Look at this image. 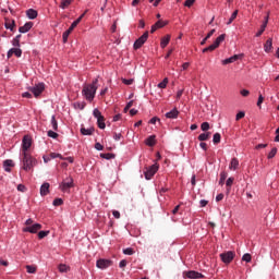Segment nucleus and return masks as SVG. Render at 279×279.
<instances>
[{
	"label": "nucleus",
	"mask_w": 279,
	"mask_h": 279,
	"mask_svg": "<svg viewBox=\"0 0 279 279\" xmlns=\"http://www.w3.org/2000/svg\"><path fill=\"white\" fill-rule=\"evenodd\" d=\"M12 45H13V47H21V41L20 40H17V39H13L12 40Z\"/></svg>",
	"instance_id": "nucleus-61"
},
{
	"label": "nucleus",
	"mask_w": 279,
	"mask_h": 279,
	"mask_svg": "<svg viewBox=\"0 0 279 279\" xmlns=\"http://www.w3.org/2000/svg\"><path fill=\"white\" fill-rule=\"evenodd\" d=\"M272 48H274V39L268 38L264 45V51H266V53H269V51H271Z\"/></svg>",
	"instance_id": "nucleus-20"
},
{
	"label": "nucleus",
	"mask_w": 279,
	"mask_h": 279,
	"mask_svg": "<svg viewBox=\"0 0 279 279\" xmlns=\"http://www.w3.org/2000/svg\"><path fill=\"white\" fill-rule=\"evenodd\" d=\"M95 149H97V151H104V145H101V143L97 142L95 144Z\"/></svg>",
	"instance_id": "nucleus-53"
},
{
	"label": "nucleus",
	"mask_w": 279,
	"mask_h": 279,
	"mask_svg": "<svg viewBox=\"0 0 279 279\" xmlns=\"http://www.w3.org/2000/svg\"><path fill=\"white\" fill-rule=\"evenodd\" d=\"M242 260H244V263H252V255L250 253H245L242 256Z\"/></svg>",
	"instance_id": "nucleus-41"
},
{
	"label": "nucleus",
	"mask_w": 279,
	"mask_h": 279,
	"mask_svg": "<svg viewBox=\"0 0 279 279\" xmlns=\"http://www.w3.org/2000/svg\"><path fill=\"white\" fill-rule=\"evenodd\" d=\"M38 230H43V225L34 223L29 227H25L23 229V232H29L31 234H36V232H38Z\"/></svg>",
	"instance_id": "nucleus-11"
},
{
	"label": "nucleus",
	"mask_w": 279,
	"mask_h": 279,
	"mask_svg": "<svg viewBox=\"0 0 279 279\" xmlns=\"http://www.w3.org/2000/svg\"><path fill=\"white\" fill-rule=\"evenodd\" d=\"M123 254H125V256H132L134 254V250L132 247H126L123 250Z\"/></svg>",
	"instance_id": "nucleus-42"
},
{
	"label": "nucleus",
	"mask_w": 279,
	"mask_h": 279,
	"mask_svg": "<svg viewBox=\"0 0 279 279\" xmlns=\"http://www.w3.org/2000/svg\"><path fill=\"white\" fill-rule=\"evenodd\" d=\"M240 95H242V97H247V96L250 95V90H247V89H242V90L240 92Z\"/></svg>",
	"instance_id": "nucleus-59"
},
{
	"label": "nucleus",
	"mask_w": 279,
	"mask_h": 279,
	"mask_svg": "<svg viewBox=\"0 0 279 279\" xmlns=\"http://www.w3.org/2000/svg\"><path fill=\"white\" fill-rule=\"evenodd\" d=\"M265 29H266V24H262L260 29L255 35L256 38H259V36H263Z\"/></svg>",
	"instance_id": "nucleus-43"
},
{
	"label": "nucleus",
	"mask_w": 279,
	"mask_h": 279,
	"mask_svg": "<svg viewBox=\"0 0 279 279\" xmlns=\"http://www.w3.org/2000/svg\"><path fill=\"white\" fill-rule=\"evenodd\" d=\"M122 83H124L125 86H132V84H134V78H122Z\"/></svg>",
	"instance_id": "nucleus-45"
},
{
	"label": "nucleus",
	"mask_w": 279,
	"mask_h": 279,
	"mask_svg": "<svg viewBox=\"0 0 279 279\" xmlns=\"http://www.w3.org/2000/svg\"><path fill=\"white\" fill-rule=\"evenodd\" d=\"M210 138V132L202 133L198 135V141L204 142L208 141Z\"/></svg>",
	"instance_id": "nucleus-32"
},
{
	"label": "nucleus",
	"mask_w": 279,
	"mask_h": 279,
	"mask_svg": "<svg viewBox=\"0 0 279 279\" xmlns=\"http://www.w3.org/2000/svg\"><path fill=\"white\" fill-rule=\"evenodd\" d=\"M220 258L222 263H225L226 265H229L231 260H234V252L229 251V252L221 253Z\"/></svg>",
	"instance_id": "nucleus-10"
},
{
	"label": "nucleus",
	"mask_w": 279,
	"mask_h": 279,
	"mask_svg": "<svg viewBox=\"0 0 279 279\" xmlns=\"http://www.w3.org/2000/svg\"><path fill=\"white\" fill-rule=\"evenodd\" d=\"M232 184H234V178L230 177L226 182V186H228V191H230V189L232 187Z\"/></svg>",
	"instance_id": "nucleus-44"
},
{
	"label": "nucleus",
	"mask_w": 279,
	"mask_h": 279,
	"mask_svg": "<svg viewBox=\"0 0 279 279\" xmlns=\"http://www.w3.org/2000/svg\"><path fill=\"white\" fill-rule=\"evenodd\" d=\"M183 276H185V278H190V279L204 278V275H202L201 272H197L195 270L185 271V272H183Z\"/></svg>",
	"instance_id": "nucleus-12"
},
{
	"label": "nucleus",
	"mask_w": 279,
	"mask_h": 279,
	"mask_svg": "<svg viewBox=\"0 0 279 279\" xmlns=\"http://www.w3.org/2000/svg\"><path fill=\"white\" fill-rule=\"evenodd\" d=\"M193 3H195V0H186L184 2V5H185V8H191L193 5Z\"/></svg>",
	"instance_id": "nucleus-57"
},
{
	"label": "nucleus",
	"mask_w": 279,
	"mask_h": 279,
	"mask_svg": "<svg viewBox=\"0 0 279 279\" xmlns=\"http://www.w3.org/2000/svg\"><path fill=\"white\" fill-rule=\"evenodd\" d=\"M236 16H239V10H235V11L231 14L229 21L227 22V25H232V23L234 22V20L236 19Z\"/></svg>",
	"instance_id": "nucleus-31"
},
{
	"label": "nucleus",
	"mask_w": 279,
	"mask_h": 279,
	"mask_svg": "<svg viewBox=\"0 0 279 279\" xmlns=\"http://www.w3.org/2000/svg\"><path fill=\"white\" fill-rule=\"evenodd\" d=\"M47 136H49V138H58V133L50 130L47 132Z\"/></svg>",
	"instance_id": "nucleus-49"
},
{
	"label": "nucleus",
	"mask_w": 279,
	"mask_h": 279,
	"mask_svg": "<svg viewBox=\"0 0 279 279\" xmlns=\"http://www.w3.org/2000/svg\"><path fill=\"white\" fill-rule=\"evenodd\" d=\"M16 26V23L14 20H9L4 23L5 29H10V32H14V27Z\"/></svg>",
	"instance_id": "nucleus-24"
},
{
	"label": "nucleus",
	"mask_w": 279,
	"mask_h": 279,
	"mask_svg": "<svg viewBox=\"0 0 279 279\" xmlns=\"http://www.w3.org/2000/svg\"><path fill=\"white\" fill-rule=\"evenodd\" d=\"M26 16L31 20L34 21V19L38 17V11L34 10V9H28L26 11Z\"/></svg>",
	"instance_id": "nucleus-21"
},
{
	"label": "nucleus",
	"mask_w": 279,
	"mask_h": 279,
	"mask_svg": "<svg viewBox=\"0 0 279 279\" xmlns=\"http://www.w3.org/2000/svg\"><path fill=\"white\" fill-rule=\"evenodd\" d=\"M245 117V113L243 111H240L235 116V121H240V119H243Z\"/></svg>",
	"instance_id": "nucleus-52"
},
{
	"label": "nucleus",
	"mask_w": 279,
	"mask_h": 279,
	"mask_svg": "<svg viewBox=\"0 0 279 279\" xmlns=\"http://www.w3.org/2000/svg\"><path fill=\"white\" fill-rule=\"evenodd\" d=\"M25 190H26L25 185L23 184L17 185V191H20L21 193H25Z\"/></svg>",
	"instance_id": "nucleus-62"
},
{
	"label": "nucleus",
	"mask_w": 279,
	"mask_h": 279,
	"mask_svg": "<svg viewBox=\"0 0 279 279\" xmlns=\"http://www.w3.org/2000/svg\"><path fill=\"white\" fill-rule=\"evenodd\" d=\"M121 137H122L121 133H114V135H113V138L116 141H121Z\"/></svg>",
	"instance_id": "nucleus-63"
},
{
	"label": "nucleus",
	"mask_w": 279,
	"mask_h": 279,
	"mask_svg": "<svg viewBox=\"0 0 279 279\" xmlns=\"http://www.w3.org/2000/svg\"><path fill=\"white\" fill-rule=\"evenodd\" d=\"M213 143H214V145H219V143H221V134L220 133L214 134Z\"/></svg>",
	"instance_id": "nucleus-33"
},
{
	"label": "nucleus",
	"mask_w": 279,
	"mask_h": 279,
	"mask_svg": "<svg viewBox=\"0 0 279 279\" xmlns=\"http://www.w3.org/2000/svg\"><path fill=\"white\" fill-rule=\"evenodd\" d=\"M96 267L98 269H108V267H112V260L100 258L96 262Z\"/></svg>",
	"instance_id": "nucleus-9"
},
{
	"label": "nucleus",
	"mask_w": 279,
	"mask_h": 279,
	"mask_svg": "<svg viewBox=\"0 0 279 279\" xmlns=\"http://www.w3.org/2000/svg\"><path fill=\"white\" fill-rule=\"evenodd\" d=\"M213 34H215V29H211V31L206 35V37L201 41V45H202V46L206 45V40H208V38H211V37H213Z\"/></svg>",
	"instance_id": "nucleus-35"
},
{
	"label": "nucleus",
	"mask_w": 279,
	"mask_h": 279,
	"mask_svg": "<svg viewBox=\"0 0 279 279\" xmlns=\"http://www.w3.org/2000/svg\"><path fill=\"white\" fill-rule=\"evenodd\" d=\"M240 58H243V54H234L230 58H227L221 61V63L226 66V64H232L233 62H236Z\"/></svg>",
	"instance_id": "nucleus-15"
},
{
	"label": "nucleus",
	"mask_w": 279,
	"mask_h": 279,
	"mask_svg": "<svg viewBox=\"0 0 279 279\" xmlns=\"http://www.w3.org/2000/svg\"><path fill=\"white\" fill-rule=\"evenodd\" d=\"M146 145H148V147H154V145H156V135L147 137Z\"/></svg>",
	"instance_id": "nucleus-27"
},
{
	"label": "nucleus",
	"mask_w": 279,
	"mask_h": 279,
	"mask_svg": "<svg viewBox=\"0 0 279 279\" xmlns=\"http://www.w3.org/2000/svg\"><path fill=\"white\" fill-rule=\"evenodd\" d=\"M223 199V194H218L217 196H216V202H221Z\"/></svg>",
	"instance_id": "nucleus-64"
},
{
	"label": "nucleus",
	"mask_w": 279,
	"mask_h": 279,
	"mask_svg": "<svg viewBox=\"0 0 279 279\" xmlns=\"http://www.w3.org/2000/svg\"><path fill=\"white\" fill-rule=\"evenodd\" d=\"M86 12H88V10H86L78 19H76L71 24L69 29L63 33V35H62L63 43H66L69 40V36L71 35V32H73L75 29L76 25H80V23H82V19H84V16H86Z\"/></svg>",
	"instance_id": "nucleus-3"
},
{
	"label": "nucleus",
	"mask_w": 279,
	"mask_h": 279,
	"mask_svg": "<svg viewBox=\"0 0 279 279\" xmlns=\"http://www.w3.org/2000/svg\"><path fill=\"white\" fill-rule=\"evenodd\" d=\"M100 158H104L105 160H112L116 158V155L112 153L100 154Z\"/></svg>",
	"instance_id": "nucleus-30"
},
{
	"label": "nucleus",
	"mask_w": 279,
	"mask_h": 279,
	"mask_svg": "<svg viewBox=\"0 0 279 279\" xmlns=\"http://www.w3.org/2000/svg\"><path fill=\"white\" fill-rule=\"evenodd\" d=\"M229 169L231 171H236V169H239V159L232 158L229 165Z\"/></svg>",
	"instance_id": "nucleus-22"
},
{
	"label": "nucleus",
	"mask_w": 279,
	"mask_h": 279,
	"mask_svg": "<svg viewBox=\"0 0 279 279\" xmlns=\"http://www.w3.org/2000/svg\"><path fill=\"white\" fill-rule=\"evenodd\" d=\"M201 130H202L203 132H208V131L210 130V123H208V122H203V123L201 124Z\"/></svg>",
	"instance_id": "nucleus-38"
},
{
	"label": "nucleus",
	"mask_w": 279,
	"mask_h": 279,
	"mask_svg": "<svg viewBox=\"0 0 279 279\" xmlns=\"http://www.w3.org/2000/svg\"><path fill=\"white\" fill-rule=\"evenodd\" d=\"M93 116L97 119V125L100 130H106V119L101 116V111L98 108L93 110Z\"/></svg>",
	"instance_id": "nucleus-4"
},
{
	"label": "nucleus",
	"mask_w": 279,
	"mask_h": 279,
	"mask_svg": "<svg viewBox=\"0 0 279 279\" xmlns=\"http://www.w3.org/2000/svg\"><path fill=\"white\" fill-rule=\"evenodd\" d=\"M147 38H149V32H145L138 39L135 40L133 48L136 49H141V47H143L145 45V43H147Z\"/></svg>",
	"instance_id": "nucleus-5"
},
{
	"label": "nucleus",
	"mask_w": 279,
	"mask_h": 279,
	"mask_svg": "<svg viewBox=\"0 0 279 279\" xmlns=\"http://www.w3.org/2000/svg\"><path fill=\"white\" fill-rule=\"evenodd\" d=\"M34 27V22H27L19 28L20 34H27Z\"/></svg>",
	"instance_id": "nucleus-16"
},
{
	"label": "nucleus",
	"mask_w": 279,
	"mask_h": 279,
	"mask_svg": "<svg viewBox=\"0 0 279 279\" xmlns=\"http://www.w3.org/2000/svg\"><path fill=\"white\" fill-rule=\"evenodd\" d=\"M157 121L160 123V118L154 117V118H151V119L149 120V123H150L151 125H156V122H157Z\"/></svg>",
	"instance_id": "nucleus-54"
},
{
	"label": "nucleus",
	"mask_w": 279,
	"mask_h": 279,
	"mask_svg": "<svg viewBox=\"0 0 279 279\" xmlns=\"http://www.w3.org/2000/svg\"><path fill=\"white\" fill-rule=\"evenodd\" d=\"M69 266H66L65 264H60L59 265V271L60 274H66V271H69Z\"/></svg>",
	"instance_id": "nucleus-36"
},
{
	"label": "nucleus",
	"mask_w": 279,
	"mask_h": 279,
	"mask_svg": "<svg viewBox=\"0 0 279 279\" xmlns=\"http://www.w3.org/2000/svg\"><path fill=\"white\" fill-rule=\"evenodd\" d=\"M158 172V163H155L148 168H146V171L144 172L145 180H151L154 175Z\"/></svg>",
	"instance_id": "nucleus-7"
},
{
	"label": "nucleus",
	"mask_w": 279,
	"mask_h": 279,
	"mask_svg": "<svg viewBox=\"0 0 279 279\" xmlns=\"http://www.w3.org/2000/svg\"><path fill=\"white\" fill-rule=\"evenodd\" d=\"M179 114L180 111H178V108H173L171 111L166 113V119H178Z\"/></svg>",
	"instance_id": "nucleus-19"
},
{
	"label": "nucleus",
	"mask_w": 279,
	"mask_h": 279,
	"mask_svg": "<svg viewBox=\"0 0 279 279\" xmlns=\"http://www.w3.org/2000/svg\"><path fill=\"white\" fill-rule=\"evenodd\" d=\"M49 187L50 184L48 182H45L41 186H40V195L41 197H46V195H49Z\"/></svg>",
	"instance_id": "nucleus-17"
},
{
	"label": "nucleus",
	"mask_w": 279,
	"mask_h": 279,
	"mask_svg": "<svg viewBox=\"0 0 279 279\" xmlns=\"http://www.w3.org/2000/svg\"><path fill=\"white\" fill-rule=\"evenodd\" d=\"M169 84V78L165 77L162 82H160L157 86L158 88H167V85Z\"/></svg>",
	"instance_id": "nucleus-34"
},
{
	"label": "nucleus",
	"mask_w": 279,
	"mask_h": 279,
	"mask_svg": "<svg viewBox=\"0 0 279 279\" xmlns=\"http://www.w3.org/2000/svg\"><path fill=\"white\" fill-rule=\"evenodd\" d=\"M276 154H278V148H272L268 154V160H271V158L276 157Z\"/></svg>",
	"instance_id": "nucleus-40"
},
{
	"label": "nucleus",
	"mask_w": 279,
	"mask_h": 279,
	"mask_svg": "<svg viewBox=\"0 0 279 279\" xmlns=\"http://www.w3.org/2000/svg\"><path fill=\"white\" fill-rule=\"evenodd\" d=\"M22 97H24L26 99H32V93L25 92V93L22 94Z\"/></svg>",
	"instance_id": "nucleus-60"
},
{
	"label": "nucleus",
	"mask_w": 279,
	"mask_h": 279,
	"mask_svg": "<svg viewBox=\"0 0 279 279\" xmlns=\"http://www.w3.org/2000/svg\"><path fill=\"white\" fill-rule=\"evenodd\" d=\"M73 186H74L73 178L71 177L65 178L60 184V189L61 191H63V193H66V191L73 189Z\"/></svg>",
	"instance_id": "nucleus-6"
},
{
	"label": "nucleus",
	"mask_w": 279,
	"mask_h": 279,
	"mask_svg": "<svg viewBox=\"0 0 279 279\" xmlns=\"http://www.w3.org/2000/svg\"><path fill=\"white\" fill-rule=\"evenodd\" d=\"M199 206H201V208H206V206H208V201H206V199H201V201H199Z\"/></svg>",
	"instance_id": "nucleus-56"
},
{
	"label": "nucleus",
	"mask_w": 279,
	"mask_h": 279,
	"mask_svg": "<svg viewBox=\"0 0 279 279\" xmlns=\"http://www.w3.org/2000/svg\"><path fill=\"white\" fill-rule=\"evenodd\" d=\"M99 78H95L90 84H85L82 89V95L86 101L92 102L95 99V95H97V88L99 86Z\"/></svg>",
	"instance_id": "nucleus-1"
},
{
	"label": "nucleus",
	"mask_w": 279,
	"mask_h": 279,
	"mask_svg": "<svg viewBox=\"0 0 279 279\" xmlns=\"http://www.w3.org/2000/svg\"><path fill=\"white\" fill-rule=\"evenodd\" d=\"M81 134L83 136H93V134H95V128H89V129H86V128H81Z\"/></svg>",
	"instance_id": "nucleus-18"
},
{
	"label": "nucleus",
	"mask_w": 279,
	"mask_h": 279,
	"mask_svg": "<svg viewBox=\"0 0 279 279\" xmlns=\"http://www.w3.org/2000/svg\"><path fill=\"white\" fill-rule=\"evenodd\" d=\"M228 178V172H221L220 173V181L219 184H223L226 182V179Z\"/></svg>",
	"instance_id": "nucleus-46"
},
{
	"label": "nucleus",
	"mask_w": 279,
	"mask_h": 279,
	"mask_svg": "<svg viewBox=\"0 0 279 279\" xmlns=\"http://www.w3.org/2000/svg\"><path fill=\"white\" fill-rule=\"evenodd\" d=\"M73 107L75 110H84L86 108V102L85 101H76L73 104Z\"/></svg>",
	"instance_id": "nucleus-26"
},
{
	"label": "nucleus",
	"mask_w": 279,
	"mask_h": 279,
	"mask_svg": "<svg viewBox=\"0 0 279 279\" xmlns=\"http://www.w3.org/2000/svg\"><path fill=\"white\" fill-rule=\"evenodd\" d=\"M112 215L116 219H121V213H119V210H113Z\"/></svg>",
	"instance_id": "nucleus-58"
},
{
	"label": "nucleus",
	"mask_w": 279,
	"mask_h": 279,
	"mask_svg": "<svg viewBox=\"0 0 279 279\" xmlns=\"http://www.w3.org/2000/svg\"><path fill=\"white\" fill-rule=\"evenodd\" d=\"M12 50H13V54L16 58H21V56H23V50H21V48H12Z\"/></svg>",
	"instance_id": "nucleus-39"
},
{
	"label": "nucleus",
	"mask_w": 279,
	"mask_h": 279,
	"mask_svg": "<svg viewBox=\"0 0 279 279\" xmlns=\"http://www.w3.org/2000/svg\"><path fill=\"white\" fill-rule=\"evenodd\" d=\"M4 171L10 172L9 167H14V161L12 159H7L3 161Z\"/></svg>",
	"instance_id": "nucleus-25"
},
{
	"label": "nucleus",
	"mask_w": 279,
	"mask_h": 279,
	"mask_svg": "<svg viewBox=\"0 0 279 279\" xmlns=\"http://www.w3.org/2000/svg\"><path fill=\"white\" fill-rule=\"evenodd\" d=\"M49 235V231H39L38 239H45V236Z\"/></svg>",
	"instance_id": "nucleus-50"
},
{
	"label": "nucleus",
	"mask_w": 279,
	"mask_h": 279,
	"mask_svg": "<svg viewBox=\"0 0 279 279\" xmlns=\"http://www.w3.org/2000/svg\"><path fill=\"white\" fill-rule=\"evenodd\" d=\"M50 158L52 160L56 159V158H60V160H64V157H62V155H60L59 153H51Z\"/></svg>",
	"instance_id": "nucleus-47"
},
{
	"label": "nucleus",
	"mask_w": 279,
	"mask_h": 279,
	"mask_svg": "<svg viewBox=\"0 0 279 279\" xmlns=\"http://www.w3.org/2000/svg\"><path fill=\"white\" fill-rule=\"evenodd\" d=\"M28 90L33 93L34 97H40L45 90V83H39L33 87H29Z\"/></svg>",
	"instance_id": "nucleus-8"
},
{
	"label": "nucleus",
	"mask_w": 279,
	"mask_h": 279,
	"mask_svg": "<svg viewBox=\"0 0 279 279\" xmlns=\"http://www.w3.org/2000/svg\"><path fill=\"white\" fill-rule=\"evenodd\" d=\"M169 22H165L162 20H159L155 23V25L157 26V29H160L162 27H165L166 25H168Z\"/></svg>",
	"instance_id": "nucleus-37"
},
{
	"label": "nucleus",
	"mask_w": 279,
	"mask_h": 279,
	"mask_svg": "<svg viewBox=\"0 0 279 279\" xmlns=\"http://www.w3.org/2000/svg\"><path fill=\"white\" fill-rule=\"evenodd\" d=\"M119 267H120V269H123V267H128V260H125V259L120 260Z\"/></svg>",
	"instance_id": "nucleus-55"
},
{
	"label": "nucleus",
	"mask_w": 279,
	"mask_h": 279,
	"mask_svg": "<svg viewBox=\"0 0 279 279\" xmlns=\"http://www.w3.org/2000/svg\"><path fill=\"white\" fill-rule=\"evenodd\" d=\"M50 125L54 132H58V120H56V116L51 117Z\"/></svg>",
	"instance_id": "nucleus-29"
},
{
	"label": "nucleus",
	"mask_w": 279,
	"mask_h": 279,
	"mask_svg": "<svg viewBox=\"0 0 279 279\" xmlns=\"http://www.w3.org/2000/svg\"><path fill=\"white\" fill-rule=\"evenodd\" d=\"M72 3L73 0H61L59 8H61V10H66V8H69V5H71Z\"/></svg>",
	"instance_id": "nucleus-28"
},
{
	"label": "nucleus",
	"mask_w": 279,
	"mask_h": 279,
	"mask_svg": "<svg viewBox=\"0 0 279 279\" xmlns=\"http://www.w3.org/2000/svg\"><path fill=\"white\" fill-rule=\"evenodd\" d=\"M23 169L24 171H32L34 167H36V159L29 155V153H24L23 154Z\"/></svg>",
	"instance_id": "nucleus-2"
},
{
	"label": "nucleus",
	"mask_w": 279,
	"mask_h": 279,
	"mask_svg": "<svg viewBox=\"0 0 279 279\" xmlns=\"http://www.w3.org/2000/svg\"><path fill=\"white\" fill-rule=\"evenodd\" d=\"M223 40H226V34H221L220 36H218L214 41V44L210 45V49H214V50L217 49L219 45L223 43Z\"/></svg>",
	"instance_id": "nucleus-14"
},
{
	"label": "nucleus",
	"mask_w": 279,
	"mask_h": 279,
	"mask_svg": "<svg viewBox=\"0 0 279 279\" xmlns=\"http://www.w3.org/2000/svg\"><path fill=\"white\" fill-rule=\"evenodd\" d=\"M26 271L27 274H34L36 271V267L35 266H26Z\"/></svg>",
	"instance_id": "nucleus-51"
},
{
	"label": "nucleus",
	"mask_w": 279,
	"mask_h": 279,
	"mask_svg": "<svg viewBox=\"0 0 279 279\" xmlns=\"http://www.w3.org/2000/svg\"><path fill=\"white\" fill-rule=\"evenodd\" d=\"M29 147H32V138H29L28 136H24L22 141L23 154H27V149H29Z\"/></svg>",
	"instance_id": "nucleus-13"
},
{
	"label": "nucleus",
	"mask_w": 279,
	"mask_h": 279,
	"mask_svg": "<svg viewBox=\"0 0 279 279\" xmlns=\"http://www.w3.org/2000/svg\"><path fill=\"white\" fill-rule=\"evenodd\" d=\"M62 204H64V201H62V198H56V199L52 202V205H53V206H62Z\"/></svg>",
	"instance_id": "nucleus-48"
},
{
	"label": "nucleus",
	"mask_w": 279,
	"mask_h": 279,
	"mask_svg": "<svg viewBox=\"0 0 279 279\" xmlns=\"http://www.w3.org/2000/svg\"><path fill=\"white\" fill-rule=\"evenodd\" d=\"M170 41H171V35H166L165 37H162L160 41L161 49H165V47H167V45H169Z\"/></svg>",
	"instance_id": "nucleus-23"
}]
</instances>
